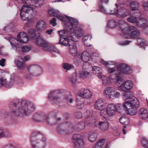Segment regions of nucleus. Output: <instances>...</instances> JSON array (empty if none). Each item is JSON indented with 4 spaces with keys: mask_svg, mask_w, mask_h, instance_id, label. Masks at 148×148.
Returning <instances> with one entry per match:
<instances>
[{
    "mask_svg": "<svg viewBox=\"0 0 148 148\" xmlns=\"http://www.w3.org/2000/svg\"><path fill=\"white\" fill-rule=\"evenodd\" d=\"M85 123L83 121L79 123L74 128V130L78 131H80L84 129L85 126Z\"/></svg>",
    "mask_w": 148,
    "mask_h": 148,
    "instance_id": "nucleus-38",
    "label": "nucleus"
},
{
    "mask_svg": "<svg viewBox=\"0 0 148 148\" xmlns=\"http://www.w3.org/2000/svg\"><path fill=\"white\" fill-rule=\"evenodd\" d=\"M104 143L105 140L103 139H101L99 140L95 144L97 145V146L100 147L101 148H102Z\"/></svg>",
    "mask_w": 148,
    "mask_h": 148,
    "instance_id": "nucleus-47",
    "label": "nucleus"
},
{
    "mask_svg": "<svg viewBox=\"0 0 148 148\" xmlns=\"http://www.w3.org/2000/svg\"><path fill=\"white\" fill-rule=\"evenodd\" d=\"M36 26L37 28L39 30H42L47 27L45 22L42 20L39 21L37 23Z\"/></svg>",
    "mask_w": 148,
    "mask_h": 148,
    "instance_id": "nucleus-37",
    "label": "nucleus"
},
{
    "mask_svg": "<svg viewBox=\"0 0 148 148\" xmlns=\"http://www.w3.org/2000/svg\"><path fill=\"white\" fill-rule=\"evenodd\" d=\"M97 137V135L96 132L91 131L88 134V140L90 142H93L95 141Z\"/></svg>",
    "mask_w": 148,
    "mask_h": 148,
    "instance_id": "nucleus-35",
    "label": "nucleus"
},
{
    "mask_svg": "<svg viewBox=\"0 0 148 148\" xmlns=\"http://www.w3.org/2000/svg\"><path fill=\"white\" fill-rule=\"evenodd\" d=\"M90 56V54L87 51H84L81 54L79 53L78 56H77V58L74 59V63L76 64L79 65L81 62V60L84 61V62H87L89 60Z\"/></svg>",
    "mask_w": 148,
    "mask_h": 148,
    "instance_id": "nucleus-17",
    "label": "nucleus"
},
{
    "mask_svg": "<svg viewBox=\"0 0 148 148\" xmlns=\"http://www.w3.org/2000/svg\"><path fill=\"white\" fill-rule=\"evenodd\" d=\"M100 11L106 13L107 14L116 15L118 17L120 18L125 17L128 15V13L126 12L125 10L123 9H120L118 11V8L116 3L115 4L116 8H114V10H111L110 12H106V10L102 6V4H100Z\"/></svg>",
    "mask_w": 148,
    "mask_h": 148,
    "instance_id": "nucleus-10",
    "label": "nucleus"
},
{
    "mask_svg": "<svg viewBox=\"0 0 148 148\" xmlns=\"http://www.w3.org/2000/svg\"><path fill=\"white\" fill-rule=\"evenodd\" d=\"M5 60L4 58H3L1 59L0 60V65L3 66H4V63H5Z\"/></svg>",
    "mask_w": 148,
    "mask_h": 148,
    "instance_id": "nucleus-60",
    "label": "nucleus"
},
{
    "mask_svg": "<svg viewBox=\"0 0 148 148\" xmlns=\"http://www.w3.org/2000/svg\"><path fill=\"white\" fill-rule=\"evenodd\" d=\"M136 12H137L136 13L137 14H138L137 15H135V16H136L137 15V16H137V17H135L134 18L133 17V18H138V17L139 18L140 17V16L141 15V14L140 10H137Z\"/></svg>",
    "mask_w": 148,
    "mask_h": 148,
    "instance_id": "nucleus-61",
    "label": "nucleus"
},
{
    "mask_svg": "<svg viewBox=\"0 0 148 148\" xmlns=\"http://www.w3.org/2000/svg\"><path fill=\"white\" fill-rule=\"evenodd\" d=\"M78 22V21H77ZM78 24V23H77ZM78 24L76 25H73L74 28L73 29V33H70L69 34V36L71 40L73 41H78V37H80L83 36V32L82 29L80 27H75Z\"/></svg>",
    "mask_w": 148,
    "mask_h": 148,
    "instance_id": "nucleus-14",
    "label": "nucleus"
},
{
    "mask_svg": "<svg viewBox=\"0 0 148 148\" xmlns=\"http://www.w3.org/2000/svg\"><path fill=\"white\" fill-rule=\"evenodd\" d=\"M40 133L37 131L34 132L30 135L32 148H43L45 145L46 138L42 137Z\"/></svg>",
    "mask_w": 148,
    "mask_h": 148,
    "instance_id": "nucleus-7",
    "label": "nucleus"
},
{
    "mask_svg": "<svg viewBox=\"0 0 148 148\" xmlns=\"http://www.w3.org/2000/svg\"><path fill=\"white\" fill-rule=\"evenodd\" d=\"M31 36L34 40H36V42L39 46L42 48V50L45 51H51L53 50V48L44 40L40 37L39 32L34 29H31L28 31Z\"/></svg>",
    "mask_w": 148,
    "mask_h": 148,
    "instance_id": "nucleus-6",
    "label": "nucleus"
},
{
    "mask_svg": "<svg viewBox=\"0 0 148 148\" xmlns=\"http://www.w3.org/2000/svg\"><path fill=\"white\" fill-rule=\"evenodd\" d=\"M107 25L111 28H114L116 26H118L121 29L123 36L125 38H137L139 35V32L135 27L133 26L126 27L127 24L123 19L119 20L118 23L113 19H111L108 21Z\"/></svg>",
    "mask_w": 148,
    "mask_h": 148,
    "instance_id": "nucleus-2",
    "label": "nucleus"
},
{
    "mask_svg": "<svg viewBox=\"0 0 148 148\" xmlns=\"http://www.w3.org/2000/svg\"><path fill=\"white\" fill-rule=\"evenodd\" d=\"M143 32L144 33L148 35V25L147 23L143 27Z\"/></svg>",
    "mask_w": 148,
    "mask_h": 148,
    "instance_id": "nucleus-54",
    "label": "nucleus"
},
{
    "mask_svg": "<svg viewBox=\"0 0 148 148\" xmlns=\"http://www.w3.org/2000/svg\"><path fill=\"white\" fill-rule=\"evenodd\" d=\"M99 56V54L96 52H93L92 54V58L94 59L95 58L98 57Z\"/></svg>",
    "mask_w": 148,
    "mask_h": 148,
    "instance_id": "nucleus-62",
    "label": "nucleus"
},
{
    "mask_svg": "<svg viewBox=\"0 0 148 148\" xmlns=\"http://www.w3.org/2000/svg\"><path fill=\"white\" fill-rule=\"evenodd\" d=\"M72 138L73 142L77 148H82L84 147V142L80 134H75Z\"/></svg>",
    "mask_w": 148,
    "mask_h": 148,
    "instance_id": "nucleus-18",
    "label": "nucleus"
},
{
    "mask_svg": "<svg viewBox=\"0 0 148 148\" xmlns=\"http://www.w3.org/2000/svg\"><path fill=\"white\" fill-rule=\"evenodd\" d=\"M121 105L117 104H115L113 103L109 104L106 108L107 114L109 116H113L115 115L117 112L120 109Z\"/></svg>",
    "mask_w": 148,
    "mask_h": 148,
    "instance_id": "nucleus-15",
    "label": "nucleus"
},
{
    "mask_svg": "<svg viewBox=\"0 0 148 148\" xmlns=\"http://www.w3.org/2000/svg\"><path fill=\"white\" fill-rule=\"evenodd\" d=\"M65 25L66 29L59 31L60 35L59 44L62 45L67 46L71 43V39L69 38V33L73 30V25H76L78 23L76 19H60Z\"/></svg>",
    "mask_w": 148,
    "mask_h": 148,
    "instance_id": "nucleus-3",
    "label": "nucleus"
},
{
    "mask_svg": "<svg viewBox=\"0 0 148 148\" xmlns=\"http://www.w3.org/2000/svg\"><path fill=\"white\" fill-rule=\"evenodd\" d=\"M72 126V125L70 123L66 122L60 126L59 128L57 130L58 131L62 134H69V131L68 130L73 129Z\"/></svg>",
    "mask_w": 148,
    "mask_h": 148,
    "instance_id": "nucleus-19",
    "label": "nucleus"
},
{
    "mask_svg": "<svg viewBox=\"0 0 148 148\" xmlns=\"http://www.w3.org/2000/svg\"><path fill=\"white\" fill-rule=\"evenodd\" d=\"M104 95L106 97L110 100L119 98L120 96V93L117 92L116 90L113 87H108L104 90Z\"/></svg>",
    "mask_w": 148,
    "mask_h": 148,
    "instance_id": "nucleus-12",
    "label": "nucleus"
},
{
    "mask_svg": "<svg viewBox=\"0 0 148 148\" xmlns=\"http://www.w3.org/2000/svg\"><path fill=\"white\" fill-rule=\"evenodd\" d=\"M63 67L67 70H70L74 68L73 65L66 63L63 64Z\"/></svg>",
    "mask_w": 148,
    "mask_h": 148,
    "instance_id": "nucleus-45",
    "label": "nucleus"
},
{
    "mask_svg": "<svg viewBox=\"0 0 148 148\" xmlns=\"http://www.w3.org/2000/svg\"><path fill=\"white\" fill-rule=\"evenodd\" d=\"M138 115L140 118L142 119L145 120L148 117V112L146 109L142 108L139 110Z\"/></svg>",
    "mask_w": 148,
    "mask_h": 148,
    "instance_id": "nucleus-29",
    "label": "nucleus"
},
{
    "mask_svg": "<svg viewBox=\"0 0 148 148\" xmlns=\"http://www.w3.org/2000/svg\"><path fill=\"white\" fill-rule=\"evenodd\" d=\"M76 79V72H75V73L74 75H71L69 77V80L72 83L75 82Z\"/></svg>",
    "mask_w": 148,
    "mask_h": 148,
    "instance_id": "nucleus-49",
    "label": "nucleus"
},
{
    "mask_svg": "<svg viewBox=\"0 0 148 148\" xmlns=\"http://www.w3.org/2000/svg\"><path fill=\"white\" fill-rule=\"evenodd\" d=\"M85 124L90 126L96 127L97 125L98 122L95 118L92 116L87 117L85 119Z\"/></svg>",
    "mask_w": 148,
    "mask_h": 148,
    "instance_id": "nucleus-27",
    "label": "nucleus"
},
{
    "mask_svg": "<svg viewBox=\"0 0 148 148\" xmlns=\"http://www.w3.org/2000/svg\"><path fill=\"white\" fill-rule=\"evenodd\" d=\"M31 50V48L27 46H24L21 48V50L23 52H27Z\"/></svg>",
    "mask_w": 148,
    "mask_h": 148,
    "instance_id": "nucleus-50",
    "label": "nucleus"
},
{
    "mask_svg": "<svg viewBox=\"0 0 148 148\" xmlns=\"http://www.w3.org/2000/svg\"><path fill=\"white\" fill-rule=\"evenodd\" d=\"M64 99L67 101H69L70 103H72L73 101V98L71 97L68 96H65L64 97Z\"/></svg>",
    "mask_w": 148,
    "mask_h": 148,
    "instance_id": "nucleus-52",
    "label": "nucleus"
},
{
    "mask_svg": "<svg viewBox=\"0 0 148 148\" xmlns=\"http://www.w3.org/2000/svg\"><path fill=\"white\" fill-rule=\"evenodd\" d=\"M115 68H109L108 69V72L109 73H111L116 71Z\"/></svg>",
    "mask_w": 148,
    "mask_h": 148,
    "instance_id": "nucleus-58",
    "label": "nucleus"
},
{
    "mask_svg": "<svg viewBox=\"0 0 148 148\" xmlns=\"http://www.w3.org/2000/svg\"><path fill=\"white\" fill-rule=\"evenodd\" d=\"M123 96L125 100H127V101L125 102L124 103H130L131 101H133L135 100V98H136L134 96L132 93L130 92H126L123 94Z\"/></svg>",
    "mask_w": 148,
    "mask_h": 148,
    "instance_id": "nucleus-30",
    "label": "nucleus"
},
{
    "mask_svg": "<svg viewBox=\"0 0 148 148\" xmlns=\"http://www.w3.org/2000/svg\"><path fill=\"white\" fill-rule=\"evenodd\" d=\"M33 118L34 120L36 122L45 121L49 123L48 117L42 112L36 113L34 115Z\"/></svg>",
    "mask_w": 148,
    "mask_h": 148,
    "instance_id": "nucleus-21",
    "label": "nucleus"
},
{
    "mask_svg": "<svg viewBox=\"0 0 148 148\" xmlns=\"http://www.w3.org/2000/svg\"><path fill=\"white\" fill-rule=\"evenodd\" d=\"M91 38L90 36L88 35L84 36L82 37V40L86 46H90V42Z\"/></svg>",
    "mask_w": 148,
    "mask_h": 148,
    "instance_id": "nucleus-36",
    "label": "nucleus"
},
{
    "mask_svg": "<svg viewBox=\"0 0 148 148\" xmlns=\"http://www.w3.org/2000/svg\"><path fill=\"white\" fill-rule=\"evenodd\" d=\"M3 73V70L0 69V85L1 86H4L6 88H9L10 87L7 83L6 79L2 76Z\"/></svg>",
    "mask_w": 148,
    "mask_h": 148,
    "instance_id": "nucleus-33",
    "label": "nucleus"
},
{
    "mask_svg": "<svg viewBox=\"0 0 148 148\" xmlns=\"http://www.w3.org/2000/svg\"><path fill=\"white\" fill-rule=\"evenodd\" d=\"M100 110V115L101 116H106V114H107V110L106 109H101Z\"/></svg>",
    "mask_w": 148,
    "mask_h": 148,
    "instance_id": "nucleus-51",
    "label": "nucleus"
},
{
    "mask_svg": "<svg viewBox=\"0 0 148 148\" xmlns=\"http://www.w3.org/2000/svg\"><path fill=\"white\" fill-rule=\"evenodd\" d=\"M139 5V3L135 1H132L130 4V9L133 11H135L137 10V8Z\"/></svg>",
    "mask_w": 148,
    "mask_h": 148,
    "instance_id": "nucleus-43",
    "label": "nucleus"
},
{
    "mask_svg": "<svg viewBox=\"0 0 148 148\" xmlns=\"http://www.w3.org/2000/svg\"><path fill=\"white\" fill-rule=\"evenodd\" d=\"M10 108L13 114L16 116H27L34 111L35 107L30 102L27 103L26 100L16 99L10 103Z\"/></svg>",
    "mask_w": 148,
    "mask_h": 148,
    "instance_id": "nucleus-1",
    "label": "nucleus"
},
{
    "mask_svg": "<svg viewBox=\"0 0 148 148\" xmlns=\"http://www.w3.org/2000/svg\"><path fill=\"white\" fill-rule=\"evenodd\" d=\"M104 95L106 97L110 100L119 98L120 96V93L117 92L116 90L113 87H108L104 90Z\"/></svg>",
    "mask_w": 148,
    "mask_h": 148,
    "instance_id": "nucleus-13",
    "label": "nucleus"
},
{
    "mask_svg": "<svg viewBox=\"0 0 148 148\" xmlns=\"http://www.w3.org/2000/svg\"><path fill=\"white\" fill-rule=\"evenodd\" d=\"M3 148H15L10 143H8L5 145Z\"/></svg>",
    "mask_w": 148,
    "mask_h": 148,
    "instance_id": "nucleus-59",
    "label": "nucleus"
},
{
    "mask_svg": "<svg viewBox=\"0 0 148 148\" xmlns=\"http://www.w3.org/2000/svg\"><path fill=\"white\" fill-rule=\"evenodd\" d=\"M15 63L19 69H23L25 67V64L23 61V59L21 57H17Z\"/></svg>",
    "mask_w": 148,
    "mask_h": 148,
    "instance_id": "nucleus-28",
    "label": "nucleus"
},
{
    "mask_svg": "<svg viewBox=\"0 0 148 148\" xmlns=\"http://www.w3.org/2000/svg\"><path fill=\"white\" fill-rule=\"evenodd\" d=\"M79 96L83 98L88 99L92 97V92L86 89H84L78 92Z\"/></svg>",
    "mask_w": 148,
    "mask_h": 148,
    "instance_id": "nucleus-26",
    "label": "nucleus"
},
{
    "mask_svg": "<svg viewBox=\"0 0 148 148\" xmlns=\"http://www.w3.org/2000/svg\"><path fill=\"white\" fill-rule=\"evenodd\" d=\"M102 80V82L103 84L106 85L108 83V79L107 77L105 76H102L101 77Z\"/></svg>",
    "mask_w": 148,
    "mask_h": 148,
    "instance_id": "nucleus-48",
    "label": "nucleus"
},
{
    "mask_svg": "<svg viewBox=\"0 0 148 148\" xmlns=\"http://www.w3.org/2000/svg\"><path fill=\"white\" fill-rule=\"evenodd\" d=\"M64 116L65 118L66 119L68 120L69 117V114L67 113H65L64 114Z\"/></svg>",
    "mask_w": 148,
    "mask_h": 148,
    "instance_id": "nucleus-64",
    "label": "nucleus"
},
{
    "mask_svg": "<svg viewBox=\"0 0 148 148\" xmlns=\"http://www.w3.org/2000/svg\"><path fill=\"white\" fill-rule=\"evenodd\" d=\"M61 90H57L52 91L49 94L48 98L51 103L53 104H58L61 101V99L58 97Z\"/></svg>",
    "mask_w": 148,
    "mask_h": 148,
    "instance_id": "nucleus-16",
    "label": "nucleus"
},
{
    "mask_svg": "<svg viewBox=\"0 0 148 148\" xmlns=\"http://www.w3.org/2000/svg\"><path fill=\"white\" fill-rule=\"evenodd\" d=\"M76 41L71 40V43L68 45L70 53L75 57L78 56L79 54L78 53L77 48L75 42Z\"/></svg>",
    "mask_w": 148,
    "mask_h": 148,
    "instance_id": "nucleus-24",
    "label": "nucleus"
},
{
    "mask_svg": "<svg viewBox=\"0 0 148 148\" xmlns=\"http://www.w3.org/2000/svg\"><path fill=\"white\" fill-rule=\"evenodd\" d=\"M130 23H136L139 27H144L147 25V22L146 19H127Z\"/></svg>",
    "mask_w": 148,
    "mask_h": 148,
    "instance_id": "nucleus-25",
    "label": "nucleus"
},
{
    "mask_svg": "<svg viewBox=\"0 0 148 148\" xmlns=\"http://www.w3.org/2000/svg\"><path fill=\"white\" fill-rule=\"evenodd\" d=\"M104 103L103 99H98L95 101L94 104L95 109L97 110H100L104 106Z\"/></svg>",
    "mask_w": 148,
    "mask_h": 148,
    "instance_id": "nucleus-32",
    "label": "nucleus"
},
{
    "mask_svg": "<svg viewBox=\"0 0 148 148\" xmlns=\"http://www.w3.org/2000/svg\"><path fill=\"white\" fill-rule=\"evenodd\" d=\"M90 71L83 70L81 71L79 73V77L81 78H86L89 76Z\"/></svg>",
    "mask_w": 148,
    "mask_h": 148,
    "instance_id": "nucleus-41",
    "label": "nucleus"
},
{
    "mask_svg": "<svg viewBox=\"0 0 148 148\" xmlns=\"http://www.w3.org/2000/svg\"><path fill=\"white\" fill-rule=\"evenodd\" d=\"M92 111L90 110H87L85 113V115L87 116H92Z\"/></svg>",
    "mask_w": 148,
    "mask_h": 148,
    "instance_id": "nucleus-56",
    "label": "nucleus"
},
{
    "mask_svg": "<svg viewBox=\"0 0 148 148\" xmlns=\"http://www.w3.org/2000/svg\"><path fill=\"white\" fill-rule=\"evenodd\" d=\"M120 123L123 124L127 125L129 124L130 119L127 117L122 116L119 119Z\"/></svg>",
    "mask_w": 148,
    "mask_h": 148,
    "instance_id": "nucleus-40",
    "label": "nucleus"
},
{
    "mask_svg": "<svg viewBox=\"0 0 148 148\" xmlns=\"http://www.w3.org/2000/svg\"><path fill=\"white\" fill-rule=\"evenodd\" d=\"M135 99L134 101H131L130 103H126L123 104V106L126 112L131 116L136 114L137 112L136 108L140 105V103L138 99L135 98Z\"/></svg>",
    "mask_w": 148,
    "mask_h": 148,
    "instance_id": "nucleus-8",
    "label": "nucleus"
},
{
    "mask_svg": "<svg viewBox=\"0 0 148 148\" xmlns=\"http://www.w3.org/2000/svg\"><path fill=\"white\" fill-rule=\"evenodd\" d=\"M49 24L54 27L57 25L56 19H52L49 22Z\"/></svg>",
    "mask_w": 148,
    "mask_h": 148,
    "instance_id": "nucleus-53",
    "label": "nucleus"
},
{
    "mask_svg": "<svg viewBox=\"0 0 148 148\" xmlns=\"http://www.w3.org/2000/svg\"><path fill=\"white\" fill-rule=\"evenodd\" d=\"M141 5L144 7L147 8L148 7V2L143 1L142 2Z\"/></svg>",
    "mask_w": 148,
    "mask_h": 148,
    "instance_id": "nucleus-57",
    "label": "nucleus"
},
{
    "mask_svg": "<svg viewBox=\"0 0 148 148\" xmlns=\"http://www.w3.org/2000/svg\"><path fill=\"white\" fill-rule=\"evenodd\" d=\"M141 143L142 146L146 148H148V140L144 138H143L141 141Z\"/></svg>",
    "mask_w": 148,
    "mask_h": 148,
    "instance_id": "nucleus-46",
    "label": "nucleus"
},
{
    "mask_svg": "<svg viewBox=\"0 0 148 148\" xmlns=\"http://www.w3.org/2000/svg\"><path fill=\"white\" fill-rule=\"evenodd\" d=\"M75 116L77 119H80L82 117V114L80 112H77L75 113Z\"/></svg>",
    "mask_w": 148,
    "mask_h": 148,
    "instance_id": "nucleus-55",
    "label": "nucleus"
},
{
    "mask_svg": "<svg viewBox=\"0 0 148 148\" xmlns=\"http://www.w3.org/2000/svg\"><path fill=\"white\" fill-rule=\"evenodd\" d=\"M93 71V73L98 76V77H101V69L98 66H94L92 69Z\"/></svg>",
    "mask_w": 148,
    "mask_h": 148,
    "instance_id": "nucleus-39",
    "label": "nucleus"
},
{
    "mask_svg": "<svg viewBox=\"0 0 148 148\" xmlns=\"http://www.w3.org/2000/svg\"><path fill=\"white\" fill-rule=\"evenodd\" d=\"M58 112V111L55 110L51 112L47 116L48 117L49 123L52 124H56L59 121L61 120V118H57L56 115Z\"/></svg>",
    "mask_w": 148,
    "mask_h": 148,
    "instance_id": "nucleus-20",
    "label": "nucleus"
},
{
    "mask_svg": "<svg viewBox=\"0 0 148 148\" xmlns=\"http://www.w3.org/2000/svg\"><path fill=\"white\" fill-rule=\"evenodd\" d=\"M117 68L118 70L123 74H129L132 72L131 69L126 64H121L117 66Z\"/></svg>",
    "mask_w": 148,
    "mask_h": 148,
    "instance_id": "nucleus-22",
    "label": "nucleus"
},
{
    "mask_svg": "<svg viewBox=\"0 0 148 148\" xmlns=\"http://www.w3.org/2000/svg\"><path fill=\"white\" fill-rule=\"evenodd\" d=\"M17 40L15 39L16 42L15 43L10 42V43L13 48H20L22 43H26L28 41V38L26 34L24 32H21L18 33L17 36Z\"/></svg>",
    "mask_w": 148,
    "mask_h": 148,
    "instance_id": "nucleus-11",
    "label": "nucleus"
},
{
    "mask_svg": "<svg viewBox=\"0 0 148 148\" xmlns=\"http://www.w3.org/2000/svg\"><path fill=\"white\" fill-rule=\"evenodd\" d=\"M59 13V10L52 8H50L48 11V14L50 16L56 17L58 18H72L71 17H69L66 15H62L58 14Z\"/></svg>",
    "mask_w": 148,
    "mask_h": 148,
    "instance_id": "nucleus-23",
    "label": "nucleus"
},
{
    "mask_svg": "<svg viewBox=\"0 0 148 148\" xmlns=\"http://www.w3.org/2000/svg\"><path fill=\"white\" fill-rule=\"evenodd\" d=\"M97 125L101 131L105 132L106 131L109 127V123L107 121L98 122Z\"/></svg>",
    "mask_w": 148,
    "mask_h": 148,
    "instance_id": "nucleus-31",
    "label": "nucleus"
},
{
    "mask_svg": "<svg viewBox=\"0 0 148 148\" xmlns=\"http://www.w3.org/2000/svg\"><path fill=\"white\" fill-rule=\"evenodd\" d=\"M139 5V3L135 1H132L130 4V9L133 11H135L137 10V8Z\"/></svg>",
    "mask_w": 148,
    "mask_h": 148,
    "instance_id": "nucleus-44",
    "label": "nucleus"
},
{
    "mask_svg": "<svg viewBox=\"0 0 148 148\" xmlns=\"http://www.w3.org/2000/svg\"><path fill=\"white\" fill-rule=\"evenodd\" d=\"M27 73L25 77L27 79H30L31 75L38 76L42 73V68L39 66L32 64L27 67Z\"/></svg>",
    "mask_w": 148,
    "mask_h": 148,
    "instance_id": "nucleus-9",
    "label": "nucleus"
},
{
    "mask_svg": "<svg viewBox=\"0 0 148 148\" xmlns=\"http://www.w3.org/2000/svg\"><path fill=\"white\" fill-rule=\"evenodd\" d=\"M109 79L111 83H115L118 85V84L120 85L118 87V89L120 91H129L133 87L132 82L130 80L127 81L122 84L124 79L120 73L111 75L109 77Z\"/></svg>",
    "mask_w": 148,
    "mask_h": 148,
    "instance_id": "nucleus-5",
    "label": "nucleus"
},
{
    "mask_svg": "<svg viewBox=\"0 0 148 148\" xmlns=\"http://www.w3.org/2000/svg\"><path fill=\"white\" fill-rule=\"evenodd\" d=\"M91 65L88 62H85L83 64L82 69L83 70L90 71L92 69Z\"/></svg>",
    "mask_w": 148,
    "mask_h": 148,
    "instance_id": "nucleus-42",
    "label": "nucleus"
},
{
    "mask_svg": "<svg viewBox=\"0 0 148 148\" xmlns=\"http://www.w3.org/2000/svg\"><path fill=\"white\" fill-rule=\"evenodd\" d=\"M44 0H22V2L26 5L22 6L20 11V15L21 18L25 17V18H28L25 17L28 13L30 10L33 12L36 11L35 10V8L40 7L42 5Z\"/></svg>",
    "mask_w": 148,
    "mask_h": 148,
    "instance_id": "nucleus-4",
    "label": "nucleus"
},
{
    "mask_svg": "<svg viewBox=\"0 0 148 148\" xmlns=\"http://www.w3.org/2000/svg\"><path fill=\"white\" fill-rule=\"evenodd\" d=\"M53 31V30L52 29H50L49 30H47L46 32V33H47L48 34H51Z\"/></svg>",
    "mask_w": 148,
    "mask_h": 148,
    "instance_id": "nucleus-63",
    "label": "nucleus"
},
{
    "mask_svg": "<svg viewBox=\"0 0 148 148\" xmlns=\"http://www.w3.org/2000/svg\"><path fill=\"white\" fill-rule=\"evenodd\" d=\"M10 136V132L6 128H0V138L3 137L9 138Z\"/></svg>",
    "mask_w": 148,
    "mask_h": 148,
    "instance_id": "nucleus-34",
    "label": "nucleus"
}]
</instances>
